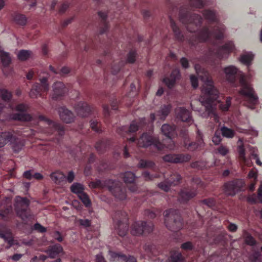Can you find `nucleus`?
<instances>
[{
  "label": "nucleus",
  "mask_w": 262,
  "mask_h": 262,
  "mask_svg": "<svg viewBox=\"0 0 262 262\" xmlns=\"http://www.w3.org/2000/svg\"><path fill=\"white\" fill-rule=\"evenodd\" d=\"M203 15L207 20L208 25L204 26L196 33L192 34L189 39V43L194 46L199 42H207L212 46L209 49L210 58L221 60L232 52L234 46L232 41L220 46L224 37L225 26L217 18L215 11L204 10Z\"/></svg>",
  "instance_id": "nucleus-1"
},
{
  "label": "nucleus",
  "mask_w": 262,
  "mask_h": 262,
  "mask_svg": "<svg viewBox=\"0 0 262 262\" xmlns=\"http://www.w3.org/2000/svg\"><path fill=\"white\" fill-rule=\"evenodd\" d=\"M156 119L155 114H150V119L147 120L145 118L133 120L129 127L123 126L118 128L117 132L121 136H124L125 134L136 133L139 129H148V132L144 133L138 139L137 144L140 147H147L151 146L154 149L155 152L162 151L165 145L161 143L159 140L153 135L152 123Z\"/></svg>",
  "instance_id": "nucleus-2"
},
{
  "label": "nucleus",
  "mask_w": 262,
  "mask_h": 262,
  "mask_svg": "<svg viewBox=\"0 0 262 262\" xmlns=\"http://www.w3.org/2000/svg\"><path fill=\"white\" fill-rule=\"evenodd\" d=\"M226 79L234 87L240 86L239 94L244 97L248 107L254 109L258 103V97L255 94L254 89L247 81L245 76L241 75L237 80L238 69L234 66H230L224 69Z\"/></svg>",
  "instance_id": "nucleus-3"
},
{
  "label": "nucleus",
  "mask_w": 262,
  "mask_h": 262,
  "mask_svg": "<svg viewBox=\"0 0 262 262\" xmlns=\"http://www.w3.org/2000/svg\"><path fill=\"white\" fill-rule=\"evenodd\" d=\"M205 5L203 0H190L189 5L183 6L179 11V20L190 32H195L203 23L201 15L192 13L193 8H202Z\"/></svg>",
  "instance_id": "nucleus-4"
},
{
  "label": "nucleus",
  "mask_w": 262,
  "mask_h": 262,
  "mask_svg": "<svg viewBox=\"0 0 262 262\" xmlns=\"http://www.w3.org/2000/svg\"><path fill=\"white\" fill-rule=\"evenodd\" d=\"M202 96L201 97L200 101L202 105L205 106L206 110L209 112L212 111V105L214 101H217L219 97V92L214 85L211 79L207 78L202 89Z\"/></svg>",
  "instance_id": "nucleus-5"
},
{
  "label": "nucleus",
  "mask_w": 262,
  "mask_h": 262,
  "mask_svg": "<svg viewBox=\"0 0 262 262\" xmlns=\"http://www.w3.org/2000/svg\"><path fill=\"white\" fill-rule=\"evenodd\" d=\"M93 188H103L106 187L113 195L119 200H124L126 198L125 190L121 188V184L115 180L109 179L104 182L97 180L91 182Z\"/></svg>",
  "instance_id": "nucleus-6"
},
{
  "label": "nucleus",
  "mask_w": 262,
  "mask_h": 262,
  "mask_svg": "<svg viewBox=\"0 0 262 262\" xmlns=\"http://www.w3.org/2000/svg\"><path fill=\"white\" fill-rule=\"evenodd\" d=\"M164 223L171 231H179L183 227V219L179 210L169 209L164 212Z\"/></svg>",
  "instance_id": "nucleus-7"
},
{
  "label": "nucleus",
  "mask_w": 262,
  "mask_h": 262,
  "mask_svg": "<svg viewBox=\"0 0 262 262\" xmlns=\"http://www.w3.org/2000/svg\"><path fill=\"white\" fill-rule=\"evenodd\" d=\"M112 219L118 234L121 237L126 235L129 227L127 213L122 210L116 211L112 215Z\"/></svg>",
  "instance_id": "nucleus-8"
},
{
  "label": "nucleus",
  "mask_w": 262,
  "mask_h": 262,
  "mask_svg": "<svg viewBox=\"0 0 262 262\" xmlns=\"http://www.w3.org/2000/svg\"><path fill=\"white\" fill-rule=\"evenodd\" d=\"M30 202L25 197L17 196L15 199L14 208L16 214L23 221L28 220L31 214L29 208Z\"/></svg>",
  "instance_id": "nucleus-9"
},
{
  "label": "nucleus",
  "mask_w": 262,
  "mask_h": 262,
  "mask_svg": "<svg viewBox=\"0 0 262 262\" xmlns=\"http://www.w3.org/2000/svg\"><path fill=\"white\" fill-rule=\"evenodd\" d=\"M180 135L184 139V147L190 151L200 150L204 146V142L203 139V135L200 130L196 131V139L195 142H189L188 131L186 129H181Z\"/></svg>",
  "instance_id": "nucleus-10"
},
{
  "label": "nucleus",
  "mask_w": 262,
  "mask_h": 262,
  "mask_svg": "<svg viewBox=\"0 0 262 262\" xmlns=\"http://www.w3.org/2000/svg\"><path fill=\"white\" fill-rule=\"evenodd\" d=\"M9 142L12 145L13 150L16 152H19L24 145V143L16 138L11 133H1L0 134V148Z\"/></svg>",
  "instance_id": "nucleus-11"
},
{
  "label": "nucleus",
  "mask_w": 262,
  "mask_h": 262,
  "mask_svg": "<svg viewBox=\"0 0 262 262\" xmlns=\"http://www.w3.org/2000/svg\"><path fill=\"white\" fill-rule=\"evenodd\" d=\"M40 83H34L29 93V96L31 98H36L38 97H43L45 94H47L49 90V84L47 76L40 78Z\"/></svg>",
  "instance_id": "nucleus-12"
},
{
  "label": "nucleus",
  "mask_w": 262,
  "mask_h": 262,
  "mask_svg": "<svg viewBox=\"0 0 262 262\" xmlns=\"http://www.w3.org/2000/svg\"><path fill=\"white\" fill-rule=\"evenodd\" d=\"M153 229L154 225L151 222L137 221L132 225L130 232L134 235L139 236L143 233H149Z\"/></svg>",
  "instance_id": "nucleus-13"
},
{
  "label": "nucleus",
  "mask_w": 262,
  "mask_h": 262,
  "mask_svg": "<svg viewBox=\"0 0 262 262\" xmlns=\"http://www.w3.org/2000/svg\"><path fill=\"white\" fill-rule=\"evenodd\" d=\"M244 186L245 182L243 180L235 179L225 183L224 190L226 195L233 196L241 191Z\"/></svg>",
  "instance_id": "nucleus-14"
},
{
  "label": "nucleus",
  "mask_w": 262,
  "mask_h": 262,
  "mask_svg": "<svg viewBox=\"0 0 262 262\" xmlns=\"http://www.w3.org/2000/svg\"><path fill=\"white\" fill-rule=\"evenodd\" d=\"M181 176L177 172H173L169 177L166 178L164 182L158 184V187L164 191L167 192L170 189L171 186L179 185L182 181Z\"/></svg>",
  "instance_id": "nucleus-15"
},
{
  "label": "nucleus",
  "mask_w": 262,
  "mask_h": 262,
  "mask_svg": "<svg viewBox=\"0 0 262 262\" xmlns=\"http://www.w3.org/2000/svg\"><path fill=\"white\" fill-rule=\"evenodd\" d=\"M198 194L197 188L193 186H187L181 189L178 193V200L182 204H186Z\"/></svg>",
  "instance_id": "nucleus-16"
},
{
  "label": "nucleus",
  "mask_w": 262,
  "mask_h": 262,
  "mask_svg": "<svg viewBox=\"0 0 262 262\" xmlns=\"http://www.w3.org/2000/svg\"><path fill=\"white\" fill-rule=\"evenodd\" d=\"M238 157L240 161L245 165L250 167L252 165L251 159L255 160L257 165L262 166V162L260 161L257 154L255 153L253 149L250 153V159H247L245 157V151L243 145L239 146L238 147Z\"/></svg>",
  "instance_id": "nucleus-17"
},
{
  "label": "nucleus",
  "mask_w": 262,
  "mask_h": 262,
  "mask_svg": "<svg viewBox=\"0 0 262 262\" xmlns=\"http://www.w3.org/2000/svg\"><path fill=\"white\" fill-rule=\"evenodd\" d=\"M191 156L188 154H169L162 157L165 162L174 164H181L187 162L190 160Z\"/></svg>",
  "instance_id": "nucleus-18"
},
{
  "label": "nucleus",
  "mask_w": 262,
  "mask_h": 262,
  "mask_svg": "<svg viewBox=\"0 0 262 262\" xmlns=\"http://www.w3.org/2000/svg\"><path fill=\"white\" fill-rule=\"evenodd\" d=\"M28 106L24 103H19L16 106V110L20 113H15L12 115L13 119L15 120L29 122L32 120V117L29 114L26 113Z\"/></svg>",
  "instance_id": "nucleus-19"
},
{
  "label": "nucleus",
  "mask_w": 262,
  "mask_h": 262,
  "mask_svg": "<svg viewBox=\"0 0 262 262\" xmlns=\"http://www.w3.org/2000/svg\"><path fill=\"white\" fill-rule=\"evenodd\" d=\"M38 118L39 121H45L47 123L51 129V133L57 132L60 136L64 135V127L60 123L53 121L43 115H39Z\"/></svg>",
  "instance_id": "nucleus-20"
},
{
  "label": "nucleus",
  "mask_w": 262,
  "mask_h": 262,
  "mask_svg": "<svg viewBox=\"0 0 262 262\" xmlns=\"http://www.w3.org/2000/svg\"><path fill=\"white\" fill-rule=\"evenodd\" d=\"M222 198V196H220L219 198V201H217L213 198L204 199L201 201V203L207 205L212 209L217 210L221 212H223L226 200L225 199H224L223 200L219 201V200H221Z\"/></svg>",
  "instance_id": "nucleus-21"
},
{
  "label": "nucleus",
  "mask_w": 262,
  "mask_h": 262,
  "mask_svg": "<svg viewBox=\"0 0 262 262\" xmlns=\"http://www.w3.org/2000/svg\"><path fill=\"white\" fill-rule=\"evenodd\" d=\"M121 178L123 179L124 182L127 184L128 189L133 192H137L138 190V187L134 183L135 180V174L130 171H126L121 174Z\"/></svg>",
  "instance_id": "nucleus-22"
},
{
  "label": "nucleus",
  "mask_w": 262,
  "mask_h": 262,
  "mask_svg": "<svg viewBox=\"0 0 262 262\" xmlns=\"http://www.w3.org/2000/svg\"><path fill=\"white\" fill-rule=\"evenodd\" d=\"M180 70L176 68L173 69L169 77H165L163 79V82L169 89L175 85L176 80L180 78Z\"/></svg>",
  "instance_id": "nucleus-23"
},
{
  "label": "nucleus",
  "mask_w": 262,
  "mask_h": 262,
  "mask_svg": "<svg viewBox=\"0 0 262 262\" xmlns=\"http://www.w3.org/2000/svg\"><path fill=\"white\" fill-rule=\"evenodd\" d=\"M75 110L77 115L82 117L88 116L92 112V107L85 102L77 103L75 106Z\"/></svg>",
  "instance_id": "nucleus-24"
},
{
  "label": "nucleus",
  "mask_w": 262,
  "mask_h": 262,
  "mask_svg": "<svg viewBox=\"0 0 262 262\" xmlns=\"http://www.w3.org/2000/svg\"><path fill=\"white\" fill-rule=\"evenodd\" d=\"M177 118L183 122L191 124L193 120L189 111L184 107H179L176 110Z\"/></svg>",
  "instance_id": "nucleus-25"
},
{
  "label": "nucleus",
  "mask_w": 262,
  "mask_h": 262,
  "mask_svg": "<svg viewBox=\"0 0 262 262\" xmlns=\"http://www.w3.org/2000/svg\"><path fill=\"white\" fill-rule=\"evenodd\" d=\"M60 119L66 123H70L74 121V115L72 112L65 106H61L58 109Z\"/></svg>",
  "instance_id": "nucleus-26"
},
{
  "label": "nucleus",
  "mask_w": 262,
  "mask_h": 262,
  "mask_svg": "<svg viewBox=\"0 0 262 262\" xmlns=\"http://www.w3.org/2000/svg\"><path fill=\"white\" fill-rule=\"evenodd\" d=\"M53 88V98L55 100L60 99V98L63 96L67 92V89L64 86V84L61 82H56L54 83Z\"/></svg>",
  "instance_id": "nucleus-27"
},
{
  "label": "nucleus",
  "mask_w": 262,
  "mask_h": 262,
  "mask_svg": "<svg viewBox=\"0 0 262 262\" xmlns=\"http://www.w3.org/2000/svg\"><path fill=\"white\" fill-rule=\"evenodd\" d=\"M162 133L169 139L177 136V126L174 125L164 124L161 127Z\"/></svg>",
  "instance_id": "nucleus-28"
},
{
  "label": "nucleus",
  "mask_w": 262,
  "mask_h": 262,
  "mask_svg": "<svg viewBox=\"0 0 262 262\" xmlns=\"http://www.w3.org/2000/svg\"><path fill=\"white\" fill-rule=\"evenodd\" d=\"M111 144V141L110 140L103 138L96 142L95 147L99 154H102L109 148Z\"/></svg>",
  "instance_id": "nucleus-29"
},
{
  "label": "nucleus",
  "mask_w": 262,
  "mask_h": 262,
  "mask_svg": "<svg viewBox=\"0 0 262 262\" xmlns=\"http://www.w3.org/2000/svg\"><path fill=\"white\" fill-rule=\"evenodd\" d=\"M63 248L62 246L58 244H56L48 247L46 252L49 255L51 258L56 257L60 253L62 252Z\"/></svg>",
  "instance_id": "nucleus-30"
},
{
  "label": "nucleus",
  "mask_w": 262,
  "mask_h": 262,
  "mask_svg": "<svg viewBox=\"0 0 262 262\" xmlns=\"http://www.w3.org/2000/svg\"><path fill=\"white\" fill-rule=\"evenodd\" d=\"M98 15L101 18V27L100 30V34H102L107 32L108 29V24L107 21V14L106 12L99 11Z\"/></svg>",
  "instance_id": "nucleus-31"
},
{
  "label": "nucleus",
  "mask_w": 262,
  "mask_h": 262,
  "mask_svg": "<svg viewBox=\"0 0 262 262\" xmlns=\"http://www.w3.org/2000/svg\"><path fill=\"white\" fill-rule=\"evenodd\" d=\"M0 237L3 238L10 246L14 244L13 237L9 229L0 228Z\"/></svg>",
  "instance_id": "nucleus-32"
},
{
  "label": "nucleus",
  "mask_w": 262,
  "mask_h": 262,
  "mask_svg": "<svg viewBox=\"0 0 262 262\" xmlns=\"http://www.w3.org/2000/svg\"><path fill=\"white\" fill-rule=\"evenodd\" d=\"M171 110V105L170 104L162 105L160 110L157 113V117L160 120H164L168 115L169 114Z\"/></svg>",
  "instance_id": "nucleus-33"
},
{
  "label": "nucleus",
  "mask_w": 262,
  "mask_h": 262,
  "mask_svg": "<svg viewBox=\"0 0 262 262\" xmlns=\"http://www.w3.org/2000/svg\"><path fill=\"white\" fill-rule=\"evenodd\" d=\"M170 26L174 34L176 39L179 41H183L184 39V35L182 33L180 28L177 25L175 21L170 17Z\"/></svg>",
  "instance_id": "nucleus-34"
},
{
  "label": "nucleus",
  "mask_w": 262,
  "mask_h": 262,
  "mask_svg": "<svg viewBox=\"0 0 262 262\" xmlns=\"http://www.w3.org/2000/svg\"><path fill=\"white\" fill-rule=\"evenodd\" d=\"M50 177L53 181L57 184H60L64 182L66 180V176L62 172L57 171L52 172Z\"/></svg>",
  "instance_id": "nucleus-35"
},
{
  "label": "nucleus",
  "mask_w": 262,
  "mask_h": 262,
  "mask_svg": "<svg viewBox=\"0 0 262 262\" xmlns=\"http://www.w3.org/2000/svg\"><path fill=\"white\" fill-rule=\"evenodd\" d=\"M168 260L169 262H184L185 258L180 252L173 251L171 252Z\"/></svg>",
  "instance_id": "nucleus-36"
},
{
  "label": "nucleus",
  "mask_w": 262,
  "mask_h": 262,
  "mask_svg": "<svg viewBox=\"0 0 262 262\" xmlns=\"http://www.w3.org/2000/svg\"><path fill=\"white\" fill-rule=\"evenodd\" d=\"M138 167L141 168H150L153 170L156 169L155 163L150 160L141 159L140 160L139 163L138 164Z\"/></svg>",
  "instance_id": "nucleus-37"
},
{
  "label": "nucleus",
  "mask_w": 262,
  "mask_h": 262,
  "mask_svg": "<svg viewBox=\"0 0 262 262\" xmlns=\"http://www.w3.org/2000/svg\"><path fill=\"white\" fill-rule=\"evenodd\" d=\"M84 186L79 183H74L70 187L71 191L79 196L84 192Z\"/></svg>",
  "instance_id": "nucleus-38"
},
{
  "label": "nucleus",
  "mask_w": 262,
  "mask_h": 262,
  "mask_svg": "<svg viewBox=\"0 0 262 262\" xmlns=\"http://www.w3.org/2000/svg\"><path fill=\"white\" fill-rule=\"evenodd\" d=\"M0 58L3 66L5 67L9 66L11 62L9 54L3 50H0Z\"/></svg>",
  "instance_id": "nucleus-39"
},
{
  "label": "nucleus",
  "mask_w": 262,
  "mask_h": 262,
  "mask_svg": "<svg viewBox=\"0 0 262 262\" xmlns=\"http://www.w3.org/2000/svg\"><path fill=\"white\" fill-rule=\"evenodd\" d=\"M13 20L18 25L20 26H25L27 23V19L25 15L19 14L15 13L13 15Z\"/></svg>",
  "instance_id": "nucleus-40"
},
{
  "label": "nucleus",
  "mask_w": 262,
  "mask_h": 262,
  "mask_svg": "<svg viewBox=\"0 0 262 262\" xmlns=\"http://www.w3.org/2000/svg\"><path fill=\"white\" fill-rule=\"evenodd\" d=\"M253 59V55L251 53H247L241 56L240 61L242 63L248 66L251 64Z\"/></svg>",
  "instance_id": "nucleus-41"
},
{
  "label": "nucleus",
  "mask_w": 262,
  "mask_h": 262,
  "mask_svg": "<svg viewBox=\"0 0 262 262\" xmlns=\"http://www.w3.org/2000/svg\"><path fill=\"white\" fill-rule=\"evenodd\" d=\"M0 97L4 101L6 102H9L12 99V93L8 90L1 89L0 90Z\"/></svg>",
  "instance_id": "nucleus-42"
},
{
  "label": "nucleus",
  "mask_w": 262,
  "mask_h": 262,
  "mask_svg": "<svg viewBox=\"0 0 262 262\" xmlns=\"http://www.w3.org/2000/svg\"><path fill=\"white\" fill-rule=\"evenodd\" d=\"M79 199L81 200L82 203L85 206V207L89 208L92 205L91 201L89 195L83 192L82 194L78 196Z\"/></svg>",
  "instance_id": "nucleus-43"
},
{
  "label": "nucleus",
  "mask_w": 262,
  "mask_h": 262,
  "mask_svg": "<svg viewBox=\"0 0 262 262\" xmlns=\"http://www.w3.org/2000/svg\"><path fill=\"white\" fill-rule=\"evenodd\" d=\"M245 243L250 246H254L256 245V241L254 237L248 232H246L244 235Z\"/></svg>",
  "instance_id": "nucleus-44"
},
{
  "label": "nucleus",
  "mask_w": 262,
  "mask_h": 262,
  "mask_svg": "<svg viewBox=\"0 0 262 262\" xmlns=\"http://www.w3.org/2000/svg\"><path fill=\"white\" fill-rule=\"evenodd\" d=\"M221 133L223 137L232 138L235 135V132L227 127L223 126L221 128Z\"/></svg>",
  "instance_id": "nucleus-45"
},
{
  "label": "nucleus",
  "mask_w": 262,
  "mask_h": 262,
  "mask_svg": "<svg viewBox=\"0 0 262 262\" xmlns=\"http://www.w3.org/2000/svg\"><path fill=\"white\" fill-rule=\"evenodd\" d=\"M113 256L114 257H120L122 258L123 260L125 261V262H137L136 258L133 256H129L127 257L123 254L114 253Z\"/></svg>",
  "instance_id": "nucleus-46"
},
{
  "label": "nucleus",
  "mask_w": 262,
  "mask_h": 262,
  "mask_svg": "<svg viewBox=\"0 0 262 262\" xmlns=\"http://www.w3.org/2000/svg\"><path fill=\"white\" fill-rule=\"evenodd\" d=\"M162 174L160 172H157L155 174H150L148 171H145L142 173V176L146 181L152 180L155 178H158Z\"/></svg>",
  "instance_id": "nucleus-47"
},
{
  "label": "nucleus",
  "mask_w": 262,
  "mask_h": 262,
  "mask_svg": "<svg viewBox=\"0 0 262 262\" xmlns=\"http://www.w3.org/2000/svg\"><path fill=\"white\" fill-rule=\"evenodd\" d=\"M137 55V54L136 51L133 50H130L127 55L126 62L129 63H134L136 61Z\"/></svg>",
  "instance_id": "nucleus-48"
},
{
  "label": "nucleus",
  "mask_w": 262,
  "mask_h": 262,
  "mask_svg": "<svg viewBox=\"0 0 262 262\" xmlns=\"http://www.w3.org/2000/svg\"><path fill=\"white\" fill-rule=\"evenodd\" d=\"M231 104V98L229 97H227L226 101L225 102L221 103L220 105V109L224 112H226L228 111L229 108L230 107Z\"/></svg>",
  "instance_id": "nucleus-49"
},
{
  "label": "nucleus",
  "mask_w": 262,
  "mask_h": 262,
  "mask_svg": "<svg viewBox=\"0 0 262 262\" xmlns=\"http://www.w3.org/2000/svg\"><path fill=\"white\" fill-rule=\"evenodd\" d=\"M30 51L25 50H21L19 52L17 56L19 60H26L30 57Z\"/></svg>",
  "instance_id": "nucleus-50"
},
{
  "label": "nucleus",
  "mask_w": 262,
  "mask_h": 262,
  "mask_svg": "<svg viewBox=\"0 0 262 262\" xmlns=\"http://www.w3.org/2000/svg\"><path fill=\"white\" fill-rule=\"evenodd\" d=\"M90 126L92 129L97 133H101L102 132L100 128V123L97 120H91Z\"/></svg>",
  "instance_id": "nucleus-51"
},
{
  "label": "nucleus",
  "mask_w": 262,
  "mask_h": 262,
  "mask_svg": "<svg viewBox=\"0 0 262 262\" xmlns=\"http://www.w3.org/2000/svg\"><path fill=\"white\" fill-rule=\"evenodd\" d=\"M124 61H120L118 64H116L114 63V64L112 66V73L113 75L117 74L121 70V67L124 65Z\"/></svg>",
  "instance_id": "nucleus-52"
},
{
  "label": "nucleus",
  "mask_w": 262,
  "mask_h": 262,
  "mask_svg": "<svg viewBox=\"0 0 262 262\" xmlns=\"http://www.w3.org/2000/svg\"><path fill=\"white\" fill-rule=\"evenodd\" d=\"M194 248V245L191 242H186L181 245V248L186 251H191Z\"/></svg>",
  "instance_id": "nucleus-53"
},
{
  "label": "nucleus",
  "mask_w": 262,
  "mask_h": 262,
  "mask_svg": "<svg viewBox=\"0 0 262 262\" xmlns=\"http://www.w3.org/2000/svg\"><path fill=\"white\" fill-rule=\"evenodd\" d=\"M155 247V246L152 244H149V243H146L144 245V250L147 252L149 253L151 255H156L154 251V248Z\"/></svg>",
  "instance_id": "nucleus-54"
},
{
  "label": "nucleus",
  "mask_w": 262,
  "mask_h": 262,
  "mask_svg": "<svg viewBox=\"0 0 262 262\" xmlns=\"http://www.w3.org/2000/svg\"><path fill=\"white\" fill-rule=\"evenodd\" d=\"M33 229L40 233H45L47 231L46 228L38 223H36L34 225Z\"/></svg>",
  "instance_id": "nucleus-55"
},
{
  "label": "nucleus",
  "mask_w": 262,
  "mask_h": 262,
  "mask_svg": "<svg viewBox=\"0 0 262 262\" xmlns=\"http://www.w3.org/2000/svg\"><path fill=\"white\" fill-rule=\"evenodd\" d=\"M77 222L80 225L84 227H89L91 225V222L89 219H79Z\"/></svg>",
  "instance_id": "nucleus-56"
},
{
  "label": "nucleus",
  "mask_w": 262,
  "mask_h": 262,
  "mask_svg": "<svg viewBox=\"0 0 262 262\" xmlns=\"http://www.w3.org/2000/svg\"><path fill=\"white\" fill-rule=\"evenodd\" d=\"M190 79L192 86L194 89H195L198 86V79L196 76L194 75H191L190 76Z\"/></svg>",
  "instance_id": "nucleus-57"
},
{
  "label": "nucleus",
  "mask_w": 262,
  "mask_h": 262,
  "mask_svg": "<svg viewBox=\"0 0 262 262\" xmlns=\"http://www.w3.org/2000/svg\"><path fill=\"white\" fill-rule=\"evenodd\" d=\"M259 256L260 254L258 251L255 252L249 256V260L250 262H257Z\"/></svg>",
  "instance_id": "nucleus-58"
},
{
  "label": "nucleus",
  "mask_w": 262,
  "mask_h": 262,
  "mask_svg": "<svg viewBox=\"0 0 262 262\" xmlns=\"http://www.w3.org/2000/svg\"><path fill=\"white\" fill-rule=\"evenodd\" d=\"M218 152L222 156H226L229 152L228 149L224 146L221 145L217 148Z\"/></svg>",
  "instance_id": "nucleus-59"
},
{
  "label": "nucleus",
  "mask_w": 262,
  "mask_h": 262,
  "mask_svg": "<svg viewBox=\"0 0 262 262\" xmlns=\"http://www.w3.org/2000/svg\"><path fill=\"white\" fill-rule=\"evenodd\" d=\"M248 177L249 179H253V181H257V171L253 169L251 170L248 173Z\"/></svg>",
  "instance_id": "nucleus-60"
},
{
  "label": "nucleus",
  "mask_w": 262,
  "mask_h": 262,
  "mask_svg": "<svg viewBox=\"0 0 262 262\" xmlns=\"http://www.w3.org/2000/svg\"><path fill=\"white\" fill-rule=\"evenodd\" d=\"M144 214L146 216L150 219H154L156 217L157 214L154 211L150 210V209H146L145 210Z\"/></svg>",
  "instance_id": "nucleus-61"
},
{
  "label": "nucleus",
  "mask_w": 262,
  "mask_h": 262,
  "mask_svg": "<svg viewBox=\"0 0 262 262\" xmlns=\"http://www.w3.org/2000/svg\"><path fill=\"white\" fill-rule=\"evenodd\" d=\"M180 63L181 64L182 67L184 69H187L189 67V63L188 59L185 57H182L180 59Z\"/></svg>",
  "instance_id": "nucleus-62"
},
{
  "label": "nucleus",
  "mask_w": 262,
  "mask_h": 262,
  "mask_svg": "<svg viewBox=\"0 0 262 262\" xmlns=\"http://www.w3.org/2000/svg\"><path fill=\"white\" fill-rule=\"evenodd\" d=\"M53 237L59 242H61L63 241V237L60 232L56 231L53 233Z\"/></svg>",
  "instance_id": "nucleus-63"
},
{
  "label": "nucleus",
  "mask_w": 262,
  "mask_h": 262,
  "mask_svg": "<svg viewBox=\"0 0 262 262\" xmlns=\"http://www.w3.org/2000/svg\"><path fill=\"white\" fill-rule=\"evenodd\" d=\"M103 110L105 118H108L110 115V112L108 105L106 104H104L103 105Z\"/></svg>",
  "instance_id": "nucleus-64"
}]
</instances>
